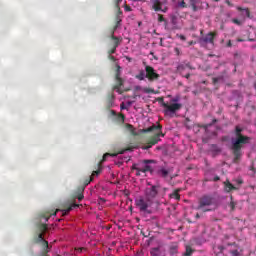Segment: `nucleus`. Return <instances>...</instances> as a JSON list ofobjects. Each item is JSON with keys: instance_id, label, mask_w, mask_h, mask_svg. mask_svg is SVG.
<instances>
[{"instance_id": "obj_13", "label": "nucleus", "mask_w": 256, "mask_h": 256, "mask_svg": "<svg viewBox=\"0 0 256 256\" xmlns=\"http://www.w3.org/2000/svg\"><path fill=\"white\" fill-rule=\"evenodd\" d=\"M170 23L173 25L174 29H181V18L176 14L170 15Z\"/></svg>"}, {"instance_id": "obj_22", "label": "nucleus", "mask_w": 256, "mask_h": 256, "mask_svg": "<svg viewBox=\"0 0 256 256\" xmlns=\"http://www.w3.org/2000/svg\"><path fill=\"white\" fill-rule=\"evenodd\" d=\"M158 175L160 177H167V175H169V171H167L165 168H161L158 170Z\"/></svg>"}, {"instance_id": "obj_3", "label": "nucleus", "mask_w": 256, "mask_h": 256, "mask_svg": "<svg viewBox=\"0 0 256 256\" xmlns=\"http://www.w3.org/2000/svg\"><path fill=\"white\" fill-rule=\"evenodd\" d=\"M181 97L175 96L171 98L167 102L162 103V107L164 108V115L166 117H175L178 111H181L183 104H181Z\"/></svg>"}, {"instance_id": "obj_9", "label": "nucleus", "mask_w": 256, "mask_h": 256, "mask_svg": "<svg viewBox=\"0 0 256 256\" xmlns=\"http://www.w3.org/2000/svg\"><path fill=\"white\" fill-rule=\"evenodd\" d=\"M129 151H133V149L131 148L124 149L117 154H113L112 157H117L119 159L118 163H128V161H131V156L127 154L129 153Z\"/></svg>"}, {"instance_id": "obj_40", "label": "nucleus", "mask_w": 256, "mask_h": 256, "mask_svg": "<svg viewBox=\"0 0 256 256\" xmlns=\"http://www.w3.org/2000/svg\"><path fill=\"white\" fill-rule=\"evenodd\" d=\"M231 40L228 41L227 47H231Z\"/></svg>"}, {"instance_id": "obj_8", "label": "nucleus", "mask_w": 256, "mask_h": 256, "mask_svg": "<svg viewBox=\"0 0 256 256\" xmlns=\"http://www.w3.org/2000/svg\"><path fill=\"white\" fill-rule=\"evenodd\" d=\"M159 194V186L151 185L150 187H147L144 191V196L147 199H151L152 202L155 203V198Z\"/></svg>"}, {"instance_id": "obj_6", "label": "nucleus", "mask_w": 256, "mask_h": 256, "mask_svg": "<svg viewBox=\"0 0 256 256\" xmlns=\"http://www.w3.org/2000/svg\"><path fill=\"white\" fill-rule=\"evenodd\" d=\"M212 207H215V199L211 196H203L199 200V205L197 209H200L201 211H212Z\"/></svg>"}, {"instance_id": "obj_24", "label": "nucleus", "mask_w": 256, "mask_h": 256, "mask_svg": "<svg viewBox=\"0 0 256 256\" xmlns=\"http://www.w3.org/2000/svg\"><path fill=\"white\" fill-rule=\"evenodd\" d=\"M192 254H193V249L190 246H187L185 255L186 256H191Z\"/></svg>"}, {"instance_id": "obj_27", "label": "nucleus", "mask_w": 256, "mask_h": 256, "mask_svg": "<svg viewBox=\"0 0 256 256\" xmlns=\"http://www.w3.org/2000/svg\"><path fill=\"white\" fill-rule=\"evenodd\" d=\"M101 169H103V167L101 166V164H99L98 170L92 173V177H95V175H99V173H101Z\"/></svg>"}, {"instance_id": "obj_46", "label": "nucleus", "mask_w": 256, "mask_h": 256, "mask_svg": "<svg viewBox=\"0 0 256 256\" xmlns=\"http://www.w3.org/2000/svg\"><path fill=\"white\" fill-rule=\"evenodd\" d=\"M196 217L199 218V214H197Z\"/></svg>"}, {"instance_id": "obj_38", "label": "nucleus", "mask_w": 256, "mask_h": 256, "mask_svg": "<svg viewBox=\"0 0 256 256\" xmlns=\"http://www.w3.org/2000/svg\"><path fill=\"white\" fill-rule=\"evenodd\" d=\"M125 11H131V7L125 6Z\"/></svg>"}, {"instance_id": "obj_37", "label": "nucleus", "mask_w": 256, "mask_h": 256, "mask_svg": "<svg viewBox=\"0 0 256 256\" xmlns=\"http://www.w3.org/2000/svg\"><path fill=\"white\" fill-rule=\"evenodd\" d=\"M174 53H176V55H179V53H180L179 48H175Z\"/></svg>"}, {"instance_id": "obj_14", "label": "nucleus", "mask_w": 256, "mask_h": 256, "mask_svg": "<svg viewBox=\"0 0 256 256\" xmlns=\"http://www.w3.org/2000/svg\"><path fill=\"white\" fill-rule=\"evenodd\" d=\"M215 39V34H213L212 32L208 33L206 36H203L201 39H200V42L203 44V45H207V44H211L213 45V40Z\"/></svg>"}, {"instance_id": "obj_30", "label": "nucleus", "mask_w": 256, "mask_h": 256, "mask_svg": "<svg viewBox=\"0 0 256 256\" xmlns=\"http://www.w3.org/2000/svg\"><path fill=\"white\" fill-rule=\"evenodd\" d=\"M120 109H122V110L129 109V107L127 106V104L125 102H122L120 105Z\"/></svg>"}, {"instance_id": "obj_26", "label": "nucleus", "mask_w": 256, "mask_h": 256, "mask_svg": "<svg viewBox=\"0 0 256 256\" xmlns=\"http://www.w3.org/2000/svg\"><path fill=\"white\" fill-rule=\"evenodd\" d=\"M231 255L232 256H243V254L241 253V251H239V250H232L231 251Z\"/></svg>"}, {"instance_id": "obj_35", "label": "nucleus", "mask_w": 256, "mask_h": 256, "mask_svg": "<svg viewBox=\"0 0 256 256\" xmlns=\"http://www.w3.org/2000/svg\"><path fill=\"white\" fill-rule=\"evenodd\" d=\"M171 253H177V248L176 247L171 248Z\"/></svg>"}, {"instance_id": "obj_5", "label": "nucleus", "mask_w": 256, "mask_h": 256, "mask_svg": "<svg viewBox=\"0 0 256 256\" xmlns=\"http://www.w3.org/2000/svg\"><path fill=\"white\" fill-rule=\"evenodd\" d=\"M153 200L147 198V196H140L135 199V205L142 213H147L151 207H153Z\"/></svg>"}, {"instance_id": "obj_4", "label": "nucleus", "mask_w": 256, "mask_h": 256, "mask_svg": "<svg viewBox=\"0 0 256 256\" xmlns=\"http://www.w3.org/2000/svg\"><path fill=\"white\" fill-rule=\"evenodd\" d=\"M152 163H155L153 160H144L138 164H133L132 169L136 171V175L139 177L141 173H152L153 166Z\"/></svg>"}, {"instance_id": "obj_28", "label": "nucleus", "mask_w": 256, "mask_h": 256, "mask_svg": "<svg viewBox=\"0 0 256 256\" xmlns=\"http://www.w3.org/2000/svg\"><path fill=\"white\" fill-rule=\"evenodd\" d=\"M141 91L142 93H153V89L146 87L142 88Z\"/></svg>"}, {"instance_id": "obj_32", "label": "nucleus", "mask_w": 256, "mask_h": 256, "mask_svg": "<svg viewBox=\"0 0 256 256\" xmlns=\"http://www.w3.org/2000/svg\"><path fill=\"white\" fill-rule=\"evenodd\" d=\"M177 37H179V39H181V41H185L186 40L185 36H183V35L177 34Z\"/></svg>"}, {"instance_id": "obj_39", "label": "nucleus", "mask_w": 256, "mask_h": 256, "mask_svg": "<svg viewBox=\"0 0 256 256\" xmlns=\"http://www.w3.org/2000/svg\"><path fill=\"white\" fill-rule=\"evenodd\" d=\"M214 83H219V78H214Z\"/></svg>"}, {"instance_id": "obj_16", "label": "nucleus", "mask_w": 256, "mask_h": 256, "mask_svg": "<svg viewBox=\"0 0 256 256\" xmlns=\"http://www.w3.org/2000/svg\"><path fill=\"white\" fill-rule=\"evenodd\" d=\"M113 39H114V48L111 50V53H110L109 57L112 61H115V57L113 56V53H115L117 47H119V41L120 40H119L118 37H115V36H113Z\"/></svg>"}, {"instance_id": "obj_10", "label": "nucleus", "mask_w": 256, "mask_h": 256, "mask_svg": "<svg viewBox=\"0 0 256 256\" xmlns=\"http://www.w3.org/2000/svg\"><path fill=\"white\" fill-rule=\"evenodd\" d=\"M243 184V180L238 179L235 180V184L233 185L231 182H224L225 192L230 193V191L239 189V186Z\"/></svg>"}, {"instance_id": "obj_34", "label": "nucleus", "mask_w": 256, "mask_h": 256, "mask_svg": "<svg viewBox=\"0 0 256 256\" xmlns=\"http://www.w3.org/2000/svg\"><path fill=\"white\" fill-rule=\"evenodd\" d=\"M126 105L128 106V108L131 107L133 105V101H127Z\"/></svg>"}, {"instance_id": "obj_29", "label": "nucleus", "mask_w": 256, "mask_h": 256, "mask_svg": "<svg viewBox=\"0 0 256 256\" xmlns=\"http://www.w3.org/2000/svg\"><path fill=\"white\" fill-rule=\"evenodd\" d=\"M213 127H215V126H213V124H207V125L205 126V131H206V133H209V131H211V129H213Z\"/></svg>"}, {"instance_id": "obj_31", "label": "nucleus", "mask_w": 256, "mask_h": 256, "mask_svg": "<svg viewBox=\"0 0 256 256\" xmlns=\"http://www.w3.org/2000/svg\"><path fill=\"white\" fill-rule=\"evenodd\" d=\"M107 157H111V154H109V153L104 154L103 159H102V163H103V161L107 160Z\"/></svg>"}, {"instance_id": "obj_25", "label": "nucleus", "mask_w": 256, "mask_h": 256, "mask_svg": "<svg viewBox=\"0 0 256 256\" xmlns=\"http://www.w3.org/2000/svg\"><path fill=\"white\" fill-rule=\"evenodd\" d=\"M171 199H176L177 201H179V192L175 191L174 193H172L170 195Z\"/></svg>"}, {"instance_id": "obj_15", "label": "nucleus", "mask_w": 256, "mask_h": 256, "mask_svg": "<svg viewBox=\"0 0 256 256\" xmlns=\"http://www.w3.org/2000/svg\"><path fill=\"white\" fill-rule=\"evenodd\" d=\"M116 80L118 81L119 86H116L114 88V91H116V93H121L122 80H121V67L119 66H117Z\"/></svg>"}, {"instance_id": "obj_18", "label": "nucleus", "mask_w": 256, "mask_h": 256, "mask_svg": "<svg viewBox=\"0 0 256 256\" xmlns=\"http://www.w3.org/2000/svg\"><path fill=\"white\" fill-rule=\"evenodd\" d=\"M136 79H139V81H145L147 79V67H145V70H141L138 75H136Z\"/></svg>"}, {"instance_id": "obj_36", "label": "nucleus", "mask_w": 256, "mask_h": 256, "mask_svg": "<svg viewBox=\"0 0 256 256\" xmlns=\"http://www.w3.org/2000/svg\"><path fill=\"white\" fill-rule=\"evenodd\" d=\"M121 1L123 0H116V7H119V5L121 4Z\"/></svg>"}, {"instance_id": "obj_19", "label": "nucleus", "mask_w": 256, "mask_h": 256, "mask_svg": "<svg viewBox=\"0 0 256 256\" xmlns=\"http://www.w3.org/2000/svg\"><path fill=\"white\" fill-rule=\"evenodd\" d=\"M111 114L116 117V119L119 121V123H123L125 121V115L123 114H117L115 110H111Z\"/></svg>"}, {"instance_id": "obj_7", "label": "nucleus", "mask_w": 256, "mask_h": 256, "mask_svg": "<svg viewBox=\"0 0 256 256\" xmlns=\"http://www.w3.org/2000/svg\"><path fill=\"white\" fill-rule=\"evenodd\" d=\"M237 11H241L240 19L233 18L232 22L235 25H243V23H245V19H247V17H250L249 9H247V8L243 9L241 7H237Z\"/></svg>"}, {"instance_id": "obj_47", "label": "nucleus", "mask_w": 256, "mask_h": 256, "mask_svg": "<svg viewBox=\"0 0 256 256\" xmlns=\"http://www.w3.org/2000/svg\"><path fill=\"white\" fill-rule=\"evenodd\" d=\"M134 1H143V0H134Z\"/></svg>"}, {"instance_id": "obj_20", "label": "nucleus", "mask_w": 256, "mask_h": 256, "mask_svg": "<svg viewBox=\"0 0 256 256\" xmlns=\"http://www.w3.org/2000/svg\"><path fill=\"white\" fill-rule=\"evenodd\" d=\"M153 9L154 11H162V13H165V10H163L162 6H161V2H159V0H156L154 3H153Z\"/></svg>"}, {"instance_id": "obj_21", "label": "nucleus", "mask_w": 256, "mask_h": 256, "mask_svg": "<svg viewBox=\"0 0 256 256\" xmlns=\"http://www.w3.org/2000/svg\"><path fill=\"white\" fill-rule=\"evenodd\" d=\"M123 15L122 12H119L116 18V26L114 27V31H117V29H119V27H121V16Z\"/></svg>"}, {"instance_id": "obj_42", "label": "nucleus", "mask_w": 256, "mask_h": 256, "mask_svg": "<svg viewBox=\"0 0 256 256\" xmlns=\"http://www.w3.org/2000/svg\"><path fill=\"white\" fill-rule=\"evenodd\" d=\"M214 181H219V177H215V178H214Z\"/></svg>"}, {"instance_id": "obj_2", "label": "nucleus", "mask_w": 256, "mask_h": 256, "mask_svg": "<svg viewBox=\"0 0 256 256\" xmlns=\"http://www.w3.org/2000/svg\"><path fill=\"white\" fill-rule=\"evenodd\" d=\"M125 129L127 131H129L131 133V135H139L140 133H149V131H154L156 136L149 143V145H145L143 147V149H151V147H153V145H156V143H159V138L163 137V133L161 132V125H159V124L153 125L152 127L148 128V129H141L138 132H137V130H135L133 128V125L125 124Z\"/></svg>"}, {"instance_id": "obj_33", "label": "nucleus", "mask_w": 256, "mask_h": 256, "mask_svg": "<svg viewBox=\"0 0 256 256\" xmlns=\"http://www.w3.org/2000/svg\"><path fill=\"white\" fill-rule=\"evenodd\" d=\"M230 207H231V210L233 211V209H235V202L231 201L230 202Z\"/></svg>"}, {"instance_id": "obj_41", "label": "nucleus", "mask_w": 256, "mask_h": 256, "mask_svg": "<svg viewBox=\"0 0 256 256\" xmlns=\"http://www.w3.org/2000/svg\"><path fill=\"white\" fill-rule=\"evenodd\" d=\"M184 77H186V79H189L190 74H189V73H187L186 75H184Z\"/></svg>"}, {"instance_id": "obj_23", "label": "nucleus", "mask_w": 256, "mask_h": 256, "mask_svg": "<svg viewBox=\"0 0 256 256\" xmlns=\"http://www.w3.org/2000/svg\"><path fill=\"white\" fill-rule=\"evenodd\" d=\"M177 7H180L181 9H185V7H187V3H185V0H182L178 2Z\"/></svg>"}, {"instance_id": "obj_11", "label": "nucleus", "mask_w": 256, "mask_h": 256, "mask_svg": "<svg viewBox=\"0 0 256 256\" xmlns=\"http://www.w3.org/2000/svg\"><path fill=\"white\" fill-rule=\"evenodd\" d=\"M151 256H165L167 255V250L163 244H159L157 247H153L150 249Z\"/></svg>"}, {"instance_id": "obj_1", "label": "nucleus", "mask_w": 256, "mask_h": 256, "mask_svg": "<svg viewBox=\"0 0 256 256\" xmlns=\"http://www.w3.org/2000/svg\"><path fill=\"white\" fill-rule=\"evenodd\" d=\"M242 131L243 128L236 126L235 132L231 137L232 150L234 154V163H239L241 155H243L241 149H243V147H245V145H247V143L251 141V138L242 134Z\"/></svg>"}, {"instance_id": "obj_44", "label": "nucleus", "mask_w": 256, "mask_h": 256, "mask_svg": "<svg viewBox=\"0 0 256 256\" xmlns=\"http://www.w3.org/2000/svg\"><path fill=\"white\" fill-rule=\"evenodd\" d=\"M212 135H217V132L213 131V132H212Z\"/></svg>"}, {"instance_id": "obj_17", "label": "nucleus", "mask_w": 256, "mask_h": 256, "mask_svg": "<svg viewBox=\"0 0 256 256\" xmlns=\"http://www.w3.org/2000/svg\"><path fill=\"white\" fill-rule=\"evenodd\" d=\"M177 70L183 75V71H191V66H189V64H180L178 65Z\"/></svg>"}, {"instance_id": "obj_12", "label": "nucleus", "mask_w": 256, "mask_h": 256, "mask_svg": "<svg viewBox=\"0 0 256 256\" xmlns=\"http://www.w3.org/2000/svg\"><path fill=\"white\" fill-rule=\"evenodd\" d=\"M146 73L148 81H155V79H159V74H157L155 69L151 66H146Z\"/></svg>"}, {"instance_id": "obj_45", "label": "nucleus", "mask_w": 256, "mask_h": 256, "mask_svg": "<svg viewBox=\"0 0 256 256\" xmlns=\"http://www.w3.org/2000/svg\"><path fill=\"white\" fill-rule=\"evenodd\" d=\"M139 27H141V22L138 23Z\"/></svg>"}, {"instance_id": "obj_43", "label": "nucleus", "mask_w": 256, "mask_h": 256, "mask_svg": "<svg viewBox=\"0 0 256 256\" xmlns=\"http://www.w3.org/2000/svg\"><path fill=\"white\" fill-rule=\"evenodd\" d=\"M81 199H83V196H79L78 197V200L81 201Z\"/></svg>"}]
</instances>
